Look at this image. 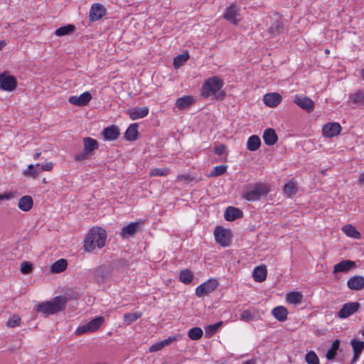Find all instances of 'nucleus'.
<instances>
[{
	"instance_id": "nucleus-1",
	"label": "nucleus",
	"mask_w": 364,
	"mask_h": 364,
	"mask_svg": "<svg viewBox=\"0 0 364 364\" xmlns=\"http://www.w3.org/2000/svg\"><path fill=\"white\" fill-rule=\"evenodd\" d=\"M106 240V230L100 227H93L84 239L83 249L87 252H92L96 247L101 249L105 245Z\"/></svg>"
},
{
	"instance_id": "nucleus-2",
	"label": "nucleus",
	"mask_w": 364,
	"mask_h": 364,
	"mask_svg": "<svg viewBox=\"0 0 364 364\" xmlns=\"http://www.w3.org/2000/svg\"><path fill=\"white\" fill-rule=\"evenodd\" d=\"M66 302L67 301L65 297L58 296L54 297L50 301L38 304L36 307V311L47 316L64 309Z\"/></svg>"
},
{
	"instance_id": "nucleus-3",
	"label": "nucleus",
	"mask_w": 364,
	"mask_h": 364,
	"mask_svg": "<svg viewBox=\"0 0 364 364\" xmlns=\"http://www.w3.org/2000/svg\"><path fill=\"white\" fill-rule=\"evenodd\" d=\"M224 85V82L218 76H213L208 78L203 82L201 87V95L208 98V97L215 95L220 91Z\"/></svg>"
},
{
	"instance_id": "nucleus-4",
	"label": "nucleus",
	"mask_w": 364,
	"mask_h": 364,
	"mask_svg": "<svg viewBox=\"0 0 364 364\" xmlns=\"http://www.w3.org/2000/svg\"><path fill=\"white\" fill-rule=\"evenodd\" d=\"M269 191V187L267 183H257L255 185L252 190L243 193L242 197L248 201H257L261 197L266 196Z\"/></svg>"
},
{
	"instance_id": "nucleus-5",
	"label": "nucleus",
	"mask_w": 364,
	"mask_h": 364,
	"mask_svg": "<svg viewBox=\"0 0 364 364\" xmlns=\"http://www.w3.org/2000/svg\"><path fill=\"white\" fill-rule=\"evenodd\" d=\"M102 316H97L85 325L80 326L75 331V333L77 336L87 333H93L97 331L104 322Z\"/></svg>"
},
{
	"instance_id": "nucleus-6",
	"label": "nucleus",
	"mask_w": 364,
	"mask_h": 364,
	"mask_svg": "<svg viewBox=\"0 0 364 364\" xmlns=\"http://www.w3.org/2000/svg\"><path fill=\"white\" fill-rule=\"evenodd\" d=\"M219 285L220 284L216 279H210L196 287V295L198 297H202L210 294L214 292Z\"/></svg>"
},
{
	"instance_id": "nucleus-7",
	"label": "nucleus",
	"mask_w": 364,
	"mask_h": 364,
	"mask_svg": "<svg viewBox=\"0 0 364 364\" xmlns=\"http://www.w3.org/2000/svg\"><path fill=\"white\" fill-rule=\"evenodd\" d=\"M214 236L216 242L221 246L228 247L230 245L231 233L229 230L217 226L214 230Z\"/></svg>"
},
{
	"instance_id": "nucleus-8",
	"label": "nucleus",
	"mask_w": 364,
	"mask_h": 364,
	"mask_svg": "<svg viewBox=\"0 0 364 364\" xmlns=\"http://www.w3.org/2000/svg\"><path fill=\"white\" fill-rule=\"evenodd\" d=\"M16 78L10 75H6V73L0 74V89L4 91L12 92L17 87Z\"/></svg>"
},
{
	"instance_id": "nucleus-9",
	"label": "nucleus",
	"mask_w": 364,
	"mask_h": 364,
	"mask_svg": "<svg viewBox=\"0 0 364 364\" xmlns=\"http://www.w3.org/2000/svg\"><path fill=\"white\" fill-rule=\"evenodd\" d=\"M240 16V8L235 4H231L227 7L223 14L224 18L233 25H237L239 23Z\"/></svg>"
},
{
	"instance_id": "nucleus-10",
	"label": "nucleus",
	"mask_w": 364,
	"mask_h": 364,
	"mask_svg": "<svg viewBox=\"0 0 364 364\" xmlns=\"http://www.w3.org/2000/svg\"><path fill=\"white\" fill-rule=\"evenodd\" d=\"M360 307V304L357 301L346 303L337 313V316L341 319L346 318L356 313Z\"/></svg>"
},
{
	"instance_id": "nucleus-11",
	"label": "nucleus",
	"mask_w": 364,
	"mask_h": 364,
	"mask_svg": "<svg viewBox=\"0 0 364 364\" xmlns=\"http://www.w3.org/2000/svg\"><path fill=\"white\" fill-rule=\"evenodd\" d=\"M341 126L338 122H328L323 125L322 128V134L323 136L332 138L340 134L341 132Z\"/></svg>"
},
{
	"instance_id": "nucleus-12",
	"label": "nucleus",
	"mask_w": 364,
	"mask_h": 364,
	"mask_svg": "<svg viewBox=\"0 0 364 364\" xmlns=\"http://www.w3.org/2000/svg\"><path fill=\"white\" fill-rule=\"evenodd\" d=\"M92 97L90 92L86 91L82 92L80 96L73 95L68 98V102L78 107H82L88 105L91 101Z\"/></svg>"
},
{
	"instance_id": "nucleus-13",
	"label": "nucleus",
	"mask_w": 364,
	"mask_h": 364,
	"mask_svg": "<svg viewBox=\"0 0 364 364\" xmlns=\"http://www.w3.org/2000/svg\"><path fill=\"white\" fill-rule=\"evenodd\" d=\"M294 102L300 108L311 112L314 109V102L307 96L295 95Z\"/></svg>"
},
{
	"instance_id": "nucleus-14",
	"label": "nucleus",
	"mask_w": 364,
	"mask_h": 364,
	"mask_svg": "<svg viewBox=\"0 0 364 364\" xmlns=\"http://www.w3.org/2000/svg\"><path fill=\"white\" fill-rule=\"evenodd\" d=\"M106 14V9L100 4L95 3L91 6L89 13L90 20L97 21Z\"/></svg>"
},
{
	"instance_id": "nucleus-15",
	"label": "nucleus",
	"mask_w": 364,
	"mask_h": 364,
	"mask_svg": "<svg viewBox=\"0 0 364 364\" xmlns=\"http://www.w3.org/2000/svg\"><path fill=\"white\" fill-rule=\"evenodd\" d=\"M282 100V95L277 92H270L264 95L263 102L269 107H276Z\"/></svg>"
},
{
	"instance_id": "nucleus-16",
	"label": "nucleus",
	"mask_w": 364,
	"mask_h": 364,
	"mask_svg": "<svg viewBox=\"0 0 364 364\" xmlns=\"http://www.w3.org/2000/svg\"><path fill=\"white\" fill-rule=\"evenodd\" d=\"M111 275L110 269L106 265H102L97 267L95 270V279L97 283L105 282Z\"/></svg>"
},
{
	"instance_id": "nucleus-17",
	"label": "nucleus",
	"mask_w": 364,
	"mask_h": 364,
	"mask_svg": "<svg viewBox=\"0 0 364 364\" xmlns=\"http://www.w3.org/2000/svg\"><path fill=\"white\" fill-rule=\"evenodd\" d=\"M355 267L356 264L354 261L348 259L342 260L341 262H338V264L333 266V272L334 274L340 272H347Z\"/></svg>"
},
{
	"instance_id": "nucleus-18",
	"label": "nucleus",
	"mask_w": 364,
	"mask_h": 364,
	"mask_svg": "<svg viewBox=\"0 0 364 364\" xmlns=\"http://www.w3.org/2000/svg\"><path fill=\"white\" fill-rule=\"evenodd\" d=\"M119 134V129L115 125L107 127L102 131L104 139L106 141H114L118 139Z\"/></svg>"
},
{
	"instance_id": "nucleus-19",
	"label": "nucleus",
	"mask_w": 364,
	"mask_h": 364,
	"mask_svg": "<svg viewBox=\"0 0 364 364\" xmlns=\"http://www.w3.org/2000/svg\"><path fill=\"white\" fill-rule=\"evenodd\" d=\"M149 112V109L147 107H134L127 110L129 117L132 120L144 118L148 115Z\"/></svg>"
},
{
	"instance_id": "nucleus-20",
	"label": "nucleus",
	"mask_w": 364,
	"mask_h": 364,
	"mask_svg": "<svg viewBox=\"0 0 364 364\" xmlns=\"http://www.w3.org/2000/svg\"><path fill=\"white\" fill-rule=\"evenodd\" d=\"M353 350V357L350 364H354L358 360L360 353L364 349V341L353 338L350 341Z\"/></svg>"
},
{
	"instance_id": "nucleus-21",
	"label": "nucleus",
	"mask_w": 364,
	"mask_h": 364,
	"mask_svg": "<svg viewBox=\"0 0 364 364\" xmlns=\"http://www.w3.org/2000/svg\"><path fill=\"white\" fill-rule=\"evenodd\" d=\"M347 286L351 290L363 289L364 288V277L356 275L350 277L347 282Z\"/></svg>"
},
{
	"instance_id": "nucleus-22",
	"label": "nucleus",
	"mask_w": 364,
	"mask_h": 364,
	"mask_svg": "<svg viewBox=\"0 0 364 364\" xmlns=\"http://www.w3.org/2000/svg\"><path fill=\"white\" fill-rule=\"evenodd\" d=\"M139 227V223L136 222H132L122 228L120 231V235L123 238H128L134 236L137 232Z\"/></svg>"
},
{
	"instance_id": "nucleus-23",
	"label": "nucleus",
	"mask_w": 364,
	"mask_h": 364,
	"mask_svg": "<svg viewBox=\"0 0 364 364\" xmlns=\"http://www.w3.org/2000/svg\"><path fill=\"white\" fill-rule=\"evenodd\" d=\"M267 276V269L265 265L256 267L252 273L254 280L257 282H262L266 280Z\"/></svg>"
},
{
	"instance_id": "nucleus-24",
	"label": "nucleus",
	"mask_w": 364,
	"mask_h": 364,
	"mask_svg": "<svg viewBox=\"0 0 364 364\" xmlns=\"http://www.w3.org/2000/svg\"><path fill=\"white\" fill-rule=\"evenodd\" d=\"M225 219L227 221H233L242 217V212L239 208L234 207H228L225 211Z\"/></svg>"
},
{
	"instance_id": "nucleus-25",
	"label": "nucleus",
	"mask_w": 364,
	"mask_h": 364,
	"mask_svg": "<svg viewBox=\"0 0 364 364\" xmlns=\"http://www.w3.org/2000/svg\"><path fill=\"white\" fill-rule=\"evenodd\" d=\"M40 164H29L26 168L23 171V175L25 177L36 178L41 173Z\"/></svg>"
},
{
	"instance_id": "nucleus-26",
	"label": "nucleus",
	"mask_w": 364,
	"mask_h": 364,
	"mask_svg": "<svg viewBox=\"0 0 364 364\" xmlns=\"http://www.w3.org/2000/svg\"><path fill=\"white\" fill-rule=\"evenodd\" d=\"M33 205V200L30 196H24L19 198L18 208L24 212L29 211Z\"/></svg>"
},
{
	"instance_id": "nucleus-27",
	"label": "nucleus",
	"mask_w": 364,
	"mask_h": 364,
	"mask_svg": "<svg viewBox=\"0 0 364 364\" xmlns=\"http://www.w3.org/2000/svg\"><path fill=\"white\" fill-rule=\"evenodd\" d=\"M288 310L283 306H278L272 310V316L279 321L283 322L287 319Z\"/></svg>"
},
{
	"instance_id": "nucleus-28",
	"label": "nucleus",
	"mask_w": 364,
	"mask_h": 364,
	"mask_svg": "<svg viewBox=\"0 0 364 364\" xmlns=\"http://www.w3.org/2000/svg\"><path fill=\"white\" fill-rule=\"evenodd\" d=\"M263 139L267 145L272 146L275 144L278 139L275 130L272 128L265 129L263 134Z\"/></svg>"
},
{
	"instance_id": "nucleus-29",
	"label": "nucleus",
	"mask_w": 364,
	"mask_h": 364,
	"mask_svg": "<svg viewBox=\"0 0 364 364\" xmlns=\"http://www.w3.org/2000/svg\"><path fill=\"white\" fill-rule=\"evenodd\" d=\"M194 102L192 96L186 95L177 99L175 105L179 109H183L192 105Z\"/></svg>"
},
{
	"instance_id": "nucleus-30",
	"label": "nucleus",
	"mask_w": 364,
	"mask_h": 364,
	"mask_svg": "<svg viewBox=\"0 0 364 364\" xmlns=\"http://www.w3.org/2000/svg\"><path fill=\"white\" fill-rule=\"evenodd\" d=\"M341 230L349 237L353 239H360L361 237L360 232L351 224L345 225L342 227Z\"/></svg>"
},
{
	"instance_id": "nucleus-31",
	"label": "nucleus",
	"mask_w": 364,
	"mask_h": 364,
	"mask_svg": "<svg viewBox=\"0 0 364 364\" xmlns=\"http://www.w3.org/2000/svg\"><path fill=\"white\" fill-rule=\"evenodd\" d=\"M261 146L260 138L257 135L250 136L247 141V149L255 151L259 149Z\"/></svg>"
},
{
	"instance_id": "nucleus-32",
	"label": "nucleus",
	"mask_w": 364,
	"mask_h": 364,
	"mask_svg": "<svg viewBox=\"0 0 364 364\" xmlns=\"http://www.w3.org/2000/svg\"><path fill=\"white\" fill-rule=\"evenodd\" d=\"M68 262L65 259H60L55 261L50 266V272L54 274H58L63 272L67 269Z\"/></svg>"
},
{
	"instance_id": "nucleus-33",
	"label": "nucleus",
	"mask_w": 364,
	"mask_h": 364,
	"mask_svg": "<svg viewBox=\"0 0 364 364\" xmlns=\"http://www.w3.org/2000/svg\"><path fill=\"white\" fill-rule=\"evenodd\" d=\"M84 149L88 151L90 154L99 148L97 141L91 137H85L83 139Z\"/></svg>"
},
{
	"instance_id": "nucleus-34",
	"label": "nucleus",
	"mask_w": 364,
	"mask_h": 364,
	"mask_svg": "<svg viewBox=\"0 0 364 364\" xmlns=\"http://www.w3.org/2000/svg\"><path fill=\"white\" fill-rule=\"evenodd\" d=\"M138 125L137 124H132L124 133V138L127 141H134L138 136Z\"/></svg>"
},
{
	"instance_id": "nucleus-35",
	"label": "nucleus",
	"mask_w": 364,
	"mask_h": 364,
	"mask_svg": "<svg viewBox=\"0 0 364 364\" xmlns=\"http://www.w3.org/2000/svg\"><path fill=\"white\" fill-rule=\"evenodd\" d=\"M286 299L289 304L296 305L301 303L303 295L299 291H292L287 294Z\"/></svg>"
},
{
	"instance_id": "nucleus-36",
	"label": "nucleus",
	"mask_w": 364,
	"mask_h": 364,
	"mask_svg": "<svg viewBox=\"0 0 364 364\" xmlns=\"http://www.w3.org/2000/svg\"><path fill=\"white\" fill-rule=\"evenodd\" d=\"M75 31V26L73 24H68L61 26L55 30V35L57 36H64L73 33Z\"/></svg>"
},
{
	"instance_id": "nucleus-37",
	"label": "nucleus",
	"mask_w": 364,
	"mask_h": 364,
	"mask_svg": "<svg viewBox=\"0 0 364 364\" xmlns=\"http://www.w3.org/2000/svg\"><path fill=\"white\" fill-rule=\"evenodd\" d=\"M340 340L338 339H336L332 345H331V347L328 350L327 353H326V358L329 360H333L335 358V357L337 355V352L339 349V347H340Z\"/></svg>"
},
{
	"instance_id": "nucleus-38",
	"label": "nucleus",
	"mask_w": 364,
	"mask_h": 364,
	"mask_svg": "<svg viewBox=\"0 0 364 364\" xmlns=\"http://www.w3.org/2000/svg\"><path fill=\"white\" fill-rule=\"evenodd\" d=\"M349 101L358 105H364V92L358 90L349 96Z\"/></svg>"
},
{
	"instance_id": "nucleus-39",
	"label": "nucleus",
	"mask_w": 364,
	"mask_h": 364,
	"mask_svg": "<svg viewBox=\"0 0 364 364\" xmlns=\"http://www.w3.org/2000/svg\"><path fill=\"white\" fill-rule=\"evenodd\" d=\"M193 279V274L188 269H185L181 271L179 275L180 282L183 284H188L192 282Z\"/></svg>"
},
{
	"instance_id": "nucleus-40",
	"label": "nucleus",
	"mask_w": 364,
	"mask_h": 364,
	"mask_svg": "<svg viewBox=\"0 0 364 364\" xmlns=\"http://www.w3.org/2000/svg\"><path fill=\"white\" fill-rule=\"evenodd\" d=\"M283 191L288 197L294 196L297 191L296 183L294 181H289L283 187Z\"/></svg>"
},
{
	"instance_id": "nucleus-41",
	"label": "nucleus",
	"mask_w": 364,
	"mask_h": 364,
	"mask_svg": "<svg viewBox=\"0 0 364 364\" xmlns=\"http://www.w3.org/2000/svg\"><path fill=\"white\" fill-rule=\"evenodd\" d=\"M203 334V330L200 327H193L188 333V337L193 341L199 340Z\"/></svg>"
},
{
	"instance_id": "nucleus-42",
	"label": "nucleus",
	"mask_w": 364,
	"mask_h": 364,
	"mask_svg": "<svg viewBox=\"0 0 364 364\" xmlns=\"http://www.w3.org/2000/svg\"><path fill=\"white\" fill-rule=\"evenodd\" d=\"M142 316V313L140 311H136L134 313H127L124 315V322L129 325L134 321H136Z\"/></svg>"
},
{
	"instance_id": "nucleus-43",
	"label": "nucleus",
	"mask_w": 364,
	"mask_h": 364,
	"mask_svg": "<svg viewBox=\"0 0 364 364\" xmlns=\"http://www.w3.org/2000/svg\"><path fill=\"white\" fill-rule=\"evenodd\" d=\"M170 173V169L168 167L162 168H153L149 172L150 177L154 176H166L168 175Z\"/></svg>"
},
{
	"instance_id": "nucleus-44",
	"label": "nucleus",
	"mask_w": 364,
	"mask_h": 364,
	"mask_svg": "<svg viewBox=\"0 0 364 364\" xmlns=\"http://www.w3.org/2000/svg\"><path fill=\"white\" fill-rule=\"evenodd\" d=\"M223 322L219 321L216 323L209 325L208 327L205 328V336L206 337L213 336L218 330V328L222 326Z\"/></svg>"
},
{
	"instance_id": "nucleus-45",
	"label": "nucleus",
	"mask_w": 364,
	"mask_h": 364,
	"mask_svg": "<svg viewBox=\"0 0 364 364\" xmlns=\"http://www.w3.org/2000/svg\"><path fill=\"white\" fill-rule=\"evenodd\" d=\"M189 58L188 54H181L177 55L173 59V66L175 68H178L182 66Z\"/></svg>"
},
{
	"instance_id": "nucleus-46",
	"label": "nucleus",
	"mask_w": 364,
	"mask_h": 364,
	"mask_svg": "<svg viewBox=\"0 0 364 364\" xmlns=\"http://www.w3.org/2000/svg\"><path fill=\"white\" fill-rule=\"evenodd\" d=\"M228 166L226 165H219L213 168L210 176L211 177H217L224 174L227 171Z\"/></svg>"
},
{
	"instance_id": "nucleus-47",
	"label": "nucleus",
	"mask_w": 364,
	"mask_h": 364,
	"mask_svg": "<svg viewBox=\"0 0 364 364\" xmlns=\"http://www.w3.org/2000/svg\"><path fill=\"white\" fill-rule=\"evenodd\" d=\"M283 28V26L282 23L279 21H275L274 22L271 26L269 28V33L272 36H274L277 34H279Z\"/></svg>"
},
{
	"instance_id": "nucleus-48",
	"label": "nucleus",
	"mask_w": 364,
	"mask_h": 364,
	"mask_svg": "<svg viewBox=\"0 0 364 364\" xmlns=\"http://www.w3.org/2000/svg\"><path fill=\"white\" fill-rule=\"evenodd\" d=\"M308 364H319V359L314 351H309L305 355Z\"/></svg>"
},
{
	"instance_id": "nucleus-49",
	"label": "nucleus",
	"mask_w": 364,
	"mask_h": 364,
	"mask_svg": "<svg viewBox=\"0 0 364 364\" xmlns=\"http://www.w3.org/2000/svg\"><path fill=\"white\" fill-rule=\"evenodd\" d=\"M92 154L83 149L80 153L74 155V159L76 161H83L90 158Z\"/></svg>"
},
{
	"instance_id": "nucleus-50",
	"label": "nucleus",
	"mask_w": 364,
	"mask_h": 364,
	"mask_svg": "<svg viewBox=\"0 0 364 364\" xmlns=\"http://www.w3.org/2000/svg\"><path fill=\"white\" fill-rule=\"evenodd\" d=\"M21 272L23 274H28L33 270V265L29 262H23L21 264Z\"/></svg>"
},
{
	"instance_id": "nucleus-51",
	"label": "nucleus",
	"mask_w": 364,
	"mask_h": 364,
	"mask_svg": "<svg viewBox=\"0 0 364 364\" xmlns=\"http://www.w3.org/2000/svg\"><path fill=\"white\" fill-rule=\"evenodd\" d=\"M181 337L180 335H174L172 336H169L168 338L160 341L161 343L162 348H164L166 346H169L171 343H172L173 341L178 340Z\"/></svg>"
},
{
	"instance_id": "nucleus-52",
	"label": "nucleus",
	"mask_w": 364,
	"mask_h": 364,
	"mask_svg": "<svg viewBox=\"0 0 364 364\" xmlns=\"http://www.w3.org/2000/svg\"><path fill=\"white\" fill-rule=\"evenodd\" d=\"M253 318V315L249 310H244L240 314V319L244 321L250 322L252 321Z\"/></svg>"
},
{
	"instance_id": "nucleus-53",
	"label": "nucleus",
	"mask_w": 364,
	"mask_h": 364,
	"mask_svg": "<svg viewBox=\"0 0 364 364\" xmlns=\"http://www.w3.org/2000/svg\"><path fill=\"white\" fill-rule=\"evenodd\" d=\"M21 318L18 316H13L7 321V326L9 327H16L20 324Z\"/></svg>"
},
{
	"instance_id": "nucleus-54",
	"label": "nucleus",
	"mask_w": 364,
	"mask_h": 364,
	"mask_svg": "<svg viewBox=\"0 0 364 364\" xmlns=\"http://www.w3.org/2000/svg\"><path fill=\"white\" fill-rule=\"evenodd\" d=\"M53 168V164L52 162H46L42 165H40L41 171H50Z\"/></svg>"
},
{
	"instance_id": "nucleus-55",
	"label": "nucleus",
	"mask_w": 364,
	"mask_h": 364,
	"mask_svg": "<svg viewBox=\"0 0 364 364\" xmlns=\"http://www.w3.org/2000/svg\"><path fill=\"white\" fill-rule=\"evenodd\" d=\"M16 194L14 192H6L4 193H0V200H10L14 198Z\"/></svg>"
},
{
	"instance_id": "nucleus-56",
	"label": "nucleus",
	"mask_w": 364,
	"mask_h": 364,
	"mask_svg": "<svg viewBox=\"0 0 364 364\" xmlns=\"http://www.w3.org/2000/svg\"><path fill=\"white\" fill-rule=\"evenodd\" d=\"M161 343V342L156 343L153 345H151L149 349V351L151 353L156 352L159 350H161L162 349Z\"/></svg>"
},
{
	"instance_id": "nucleus-57",
	"label": "nucleus",
	"mask_w": 364,
	"mask_h": 364,
	"mask_svg": "<svg viewBox=\"0 0 364 364\" xmlns=\"http://www.w3.org/2000/svg\"><path fill=\"white\" fill-rule=\"evenodd\" d=\"M225 149V146L224 144H220L219 146H216L214 147V153L221 156L223 154Z\"/></svg>"
},
{
	"instance_id": "nucleus-58",
	"label": "nucleus",
	"mask_w": 364,
	"mask_h": 364,
	"mask_svg": "<svg viewBox=\"0 0 364 364\" xmlns=\"http://www.w3.org/2000/svg\"><path fill=\"white\" fill-rule=\"evenodd\" d=\"M193 178L188 174H181L177 176L176 181H193Z\"/></svg>"
},
{
	"instance_id": "nucleus-59",
	"label": "nucleus",
	"mask_w": 364,
	"mask_h": 364,
	"mask_svg": "<svg viewBox=\"0 0 364 364\" xmlns=\"http://www.w3.org/2000/svg\"><path fill=\"white\" fill-rule=\"evenodd\" d=\"M358 183L360 185L364 184V171L360 175L359 178H358Z\"/></svg>"
},
{
	"instance_id": "nucleus-60",
	"label": "nucleus",
	"mask_w": 364,
	"mask_h": 364,
	"mask_svg": "<svg viewBox=\"0 0 364 364\" xmlns=\"http://www.w3.org/2000/svg\"><path fill=\"white\" fill-rule=\"evenodd\" d=\"M41 151H38V152H36L34 154H33V159L35 160H37L39 159L40 156H41Z\"/></svg>"
},
{
	"instance_id": "nucleus-61",
	"label": "nucleus",
	"mask_w": 364,
	"mask_h": 364,
	"mask_svg": "<svg viewBox=\"0 0 364 364\" xmlns=\"http://www.w3.org/2000/svg\"><path fill=\"white\" fill-rule=\"evenodd\" d=\"M242 364H255V361L254 360H249L245 361Z\"/></svg>"
},
{
	"instance_id": "nucleus-62",
	"label": "nucleus",
	"mask_w": 364,
	"mask_h": 364,
	"mask_svg": "<svg viewBox=\"0 0 364 364\" xmlns=\"http://www.w3.org/2000/svg\"><path fill=\"white\" fill-rule=\"evenodd\" d=\"M6 46L4 41H0V50Z\"/></svg>"
},
{
	"instance_id": "nucleus-63",
	"label": "nucleus",
	"mask_w": 364,
	"mask_h": 364,
	"mask_svg": "<svg viewBox=\"0 0 364 364\" xmlns=\"http://www.w3.org/2000/svg\"><path fill=\"white\" fill-rule=\"evenodd\" d=\"M362 79L364 80V68L360 72Z\"/></svg>"
},
{
	"instance_id": "nucleus-64",
	"label": "nucleus",
	"mask_w": 364,
	"mask_h": 364,
	"mask_svg": "<svg viewBox=\"0 0 364 364\" xmlns=\"http://www.w3.org/2000/svg\"><path fill=\"white\" fill-rule=\"evenodd\" d=\"M329 52H330V51H329V50H328V49H326L325 53H326V54H328V53H329Z\"/></svg>"
}]
</instances>
